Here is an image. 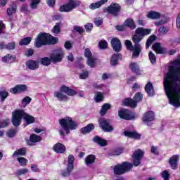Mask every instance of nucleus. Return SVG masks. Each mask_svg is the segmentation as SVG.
I'll return each instance as SVG.
<instances>
[{
  "instance_id": "nucleus-1",
  "label": "nucleus",
  "mask_w": 180,
  "mask_h": 180,
  "mask_svg": "<svg viewBox=\"0 0 180 180\" xmlns=\"http://www.w3.org/2000/svg\"><path fill=\"white\" fill-rule=\"evenodd\" d=\"M164 88L169 99V103L179 108L180 106V58L173 61L169 67V72L164 80Z\"/></svg>"
},
{
  "instance_id": "nucleus-2",
  "label": "nucleus",
  "mask_w": 180,
  "mask_h": 180,
  "mask_svg": "<svg viewBox=\"0 0 180 180\" xmlns=\"http://www.w3.org/2000/svg\"><path fill=\"white\" fill-rule=\"evenodd\" d=\"M143 154L144 153L141 150H136L132 155L133 164L124 162L122 165H117L114 167V172L116 175H122L124 172L130 171L134 167H139L141 162V159L143 158Z\"/></svg>"
},
{
  "instance_id": "nucleus-3",
  "label": "nucleus",
  "mask_w": 180,
  "mask_h": 180,
  "mask_svg": "<svg viewBox=\"0 0 180 180\" xmlns=\"http://www.w3.org/2000/svg\"><path fill=\"white\" fill-rule=\"evenodd\" d=\"M136 34L132 37V41L134 43V51L132 53L133 57L137 58L140 56V53H141L142 47L141 44H140V41L143 40V37L144 36H147L151 33V29H145L143 27H139L136 30Z\"/></svg>"
},
{
  "instance_id": "nucleus-4",
  "label": "nucleus",
  "mask_w": 180,
  "mask_h": 180,
  "mask_svg": "<svg viewBox=\"0 0 180 180\" xmlns=\"http://www.w3.org/2000/svg\"><path fill=\"white\" fill-rule=\"evenodd\" d=\"M22 117L27 124H32V123H34L36 120L34 117L25 112V110H18L13 112L12 123L13 126H15L16 127L20 126V124L22 123Z\"/></svg>"
},
{
  "instance_id": "nucleus-5",
  "label": "nucleus",
  "mask_w": 180,
  "mask_h": 180,
  "mask_svg": "<svg viewBox=\"0 0 180 180\" xmlns=\"http://www.w3.org/2000/svg\"><path fill=\"white\" fill-rule=\"evenodd\" d=\"M59 124L61 127V129H59V134L63 136H65V134H70V130H75L78 127V123L75 122L70 117L59 120Z\"/></svg>"
},
{
  "instance_id": "nucleus-6",
  "label": "nucleus",
  "mask_w": 180,
  "mask_h": 180,
  "mask_svg": "<svg viewBox=\"0 0 180 180\" xmlns=\"http://www.w3.org/2000/svg\"><path fill=\"white\" fill-rule=\"evenodd\" d=\"M57 43V38L54 37L50 34L39 33L35 39V47L40 49L42 46H47L48 44H56Z\"/></svg>"
},
{
  "instance_id": "nucleus-7",
  "label": "nucleus",
  "mask_w": 180,
  "mask_h": 180,
  "mask_svg": "<svg viewBox=\"0 0 180 180\" xmlns=\"http://www.w3.org/2000/svg\"><path fill=\"white\" fill-rule=\"evenodd\" d=\"M143 101V94L140 92L134 95V100L131 98H126L122 101L124 106H130V108H136L137 103Z\"/></svg>"
},
{
  "instance_id": "nucleus-8",
  "label": "nucleus",
  "mask_w": 180,
  "mask_h": 180,
  "mask_svg": "<svg viewBox=\"0 0 180 180\" xmlns=\"http://www.w3.org/2000/svg\"><path fill=\"white\" fill-rule=\"evenodd\" d=\"M81 5V2L77 0H69L68 2L64 5H62L59 8L60 12H72L77 6Z\"/></svg>"
},
{
  "instance_id": "nucleus-9",
  "label": "nucleus",
  "mask_w": 180,
  "mask_h": 180,
  "mask_svg": "<svg viewBox=\"0 0 180 180\" xmlns=\"http://www.w3.org/2000/svg\"><path fill=\"white\" fill-rule=\"evenodd\" d=\"M74 161H75L74 155H69L67 169L61 171L62 176L66 177L71 175V172H72V170L74 169Z\"/></svg>"
},
{
  "instance_id": "nucleus-10",
  "label": "nucleus",
  "mask_w": 180,
  "mask_h": 180,
  "mask_svg": "<svg viewBox=\"0 0 180 180\" xmlns=\"http://www.w3.org/2000/svg\"><path fill=\"white\" fill-rule=\"evenodd\" d=\"M98 124L100 127L102 129L103 131H106L107 133H110L113 130V127L110 125V120L99 118L98 119Z\"/></svg>"
},
{
  "instance_id": "nucleus-11",
  "label": "nucleus",
  "mask_w": 180,
  "mask_h": 180,
  "mask_svg": "<svg viewBox=\"0 0 180 180\" xmlns=\"http://www.w3.org/2000/svg\"><path fill=\"white\" fill-rule=\"evenodd\" d=\"M84 56L87 58L86 63L89 67L94 68L96 65V58L92 56V52L89 49L87 48L84 50Z\"/></svg>"
},
{
  "instance_id": "nucleus-12",
  "label": "nucleus",
  "mask_w": 180,
  "mask_h": 180,
  "mask_svg": "<svg viewBox=\"0 0 180 180\" xmlns=\"http://www.w3.org/2000/svg\"><path fill=\"white\" fill-rule=\"evenodd\" d=\"M64 57V52L61 49H56L50 56L52 63H60Z\"/></svg>"
},
{
  "instance_id": "nucleus-13",
  "label": "nucleus",
  "mask_w": 180,
  "mask_h": 180,
  "mask_svg": "<svg viewBox=\"0 0 180 180\" xmlns=\"http://www.w3.org/2000/svg\"><path fill=\"white\" fill-rule=\"evenodd\" d=\"M118 116H120L121 119H124V120H133V119H134V113L126 109L120 110L118 112Z\"/></svg>"
},
{
  "instance_id": "nucleus-14",
  "label": "nucleus",
  "mask_w": 180,
  "mask_h": 180,
  "mask_svg": "<svg viewBox=\"0 0 180 180\" xmlns=\"http://www.w3.org/2000/svg\"><path fill=\"white\" fill-rule=\"evenodd\" d=\"M27 91V86L26 84H18L14 88L10 89L11 94H21V92H25Z\"/></svg>"
},
{
  "instance_id": "nucleus-15",
  "label": "nucleus",
  "mask_w": 180,
  "mask_h": 180,
  "mask_svg": "<svg viewBox=\"0 0 180 180\" xmlns=\"http://www.w3.org/2000/svg\"><path fill=\"white\" fill-rule=\"evenodd\" d=\"M41 141V136L36 135V134H31L30 136V140L27 141V146H34L36 143H40Z\"/></svg>"
},
{
  "instance_id": "nucleus-16",
  "label": "nucleus",
  "mask_w": 180,
  "mask_h": 180,
  "mask_svg": "<svg viewBox=\"0 0 180 180\" xmlns=\"http://www.w3.org/2000/svg\"><path fill=\"white\" fill-rule=\"evenodd\" d=\"M25 65L29 70H37L40 65L39 60H29L25 63Z\"/></svg>"
},
{
  "instance_id": "nucleus-17",
  "label": "nucleus",
  "mask_w": 180,
  "mask_h": 180,
  "mask_svg": "<svg viewBox=\"0 0 180 180\" xmlns=\"http://www.w3.org/2000/svg\"><path fill=\"white\" fill-rule=\"evenodd\" d=\"M129 70L136 75H141V71L140 70V66L136 62H131L129 65Z\"/></svg>"
},
{
  "instance_id": "nucleus-18",
  "label": "nucleus",
  "mask_w": 180,
  "mask_h": 180,
  "mask_svg": "<svg viewBox=\"0 0 180 180\" xmlns=\"http://www.w3.org/2000/svg\"><path fill=\"white\" fill-rule=\"evenodd\" d=\"M53 150L58 154H64L65 153V146L60 143H57L53 146Z\"/></svg>"
},
{
  "instance_id": "nucleus-19",
  "label": "nucleus",
  "mask_w": 180,
  "mask_h": 180,
  "mask_svg": "<svg viewBox=\"0 0 180 180\" xmlns=\"http://www.w3.org/2000/svg\"><path fill=\"white\" fill-rule=\"evenodd\" d=\"M60 91L61 92H63L64 94H66V95H68V96H74V95H77V91L72 89H70L68 86H63Z\"/></svg>"
},
{
  "instance_id": "nucleus-20",
  "label": "nucleus",
  "mask_w": 180,
  "mask_h": 180,
  "mask_svg": "<svg viewBox=\"0 0 180 180\" xmlns=\"http://www.w3.org/2000/svg\"><path fill=\"white\" fill-rule=\"evenodd\" d=\"M108 2V0H100L96 3H92L89 5V9H91V11H95V9H98L102 6V5H105Z\"/></svg>"
},
{
  "instance_id": "nucleus-21",
  "label": "nucleus",
  "mask_w": 180,
  "mask_h": 180,
  "mask_svg": "<svg viewBox=\"0 0 180 180\" xmlns=\"http://www.w3.org/2000/svg\"><path fill=\"white\" fill-rule=\"evenodd\" d=\"M178 161H179V155H173L170 158L169 164L171 165L172 169H176V167H178Z\"/></svg>"
},
{
  "instance_id": "nucleus-22",
  "label": "nucleus",
  "mask_w": 180,
  "mask_h": 180,
  "mask_svg": "<svg viewBox=\"0 0 180 180\" xmlns=\"http://www.w3.org/2000/svg\"><path fill=\"white\" fill-rule=\"evenodd\" d=\"M124 134L126 137L134 139L135 140H140V137H141V135L136 131H124Z\"/></svg>"
},
{
  "instance_id": "nucleus-23",
  "label": "nucleus",
  "mask_w": 180,
  "mask_h": 180,
  "mask_svg": "<svg viewBox=\"0 0 180 180\" xmlns=\"http://www.w3.org/2000/svg\"><path fill=\"white\" fill-rule=\"evenodd\" d=\"M94 129H95V125L91 123V124H89L87 126L82 128L80 129V133H82V134H88V133H91V131H92V130H94Z\"/></svg>"
},
{
  "instance_id": "nucleus-24",
  "label": "nucleus",
  "mask_w": 180,
  "mask_h": 180,
  "mask_svg": "<svg viewBox=\"0 0 180 180\" xmlns=\"http://www.w3.org/2000/svg\"><path fill=\"white\" fill-rule=\"evenodd\" d=\"M113 50L116 53H119L122 50V43L118 38H113Z\"/></svg>"
},
{
  "instance_id": "nucleus-25",
  "label": "nucleus",
  "mask_w": 180,
  "mask_h": 180,
  "mask_svg": "<svg viewBox=\"0 0 180 180\" xmlns=\"http://www.w3.org/2000/svg\"><path fill=\"white\" fill-rule=\"evenodd\" d=\"M145 91L146 94H148V96H153L155 91L154 87L153 86V84L151 82H148L145 86Z\"/></svg>"
},
{
  "instance_id": "nucleus-26",
  "label": "nucleus",
  "mask_w": 180,
  "mask_h": 180,
  "mask_svg": "<svg viewBox=\"0 0 180 180\" xmlns=\"http://www.w3.org/2000/svg\"><path fill=\"white\" fill-rule=\"evenodd\" d=\"M54 98H57L60 102L68 101V96L63 94V91H56L53 94Z\"/></svg>"
},
{
  "instance_id": "nucleus-27",
  "label": "nucleus",
  "mask_w": 180,
  "mask_h": 180,
  "mask_svg": "<svg viewBox=\"0 0 180 180\" xmlns=\"http://www.w3.org/2000/svg\"><path fill=\"white\" fill-rule=\"evenodd\" d=\"M143 122H153L154 120V112L153 111H148L143 115Z\"/></svg>"
},
{
  "instance_id": "nucleus-28",
  "label": "nucleus",
  "mask_w": 180,
  "mask_h": 180,
  "mask_svg": "<svg viewBox=\"0 0 180 180\" xmlns=\"http://www.w3.org/2000/svg\"><path fill=\"white\" fill-rule=\"evenodd\" d=\"M18 9V6H16V4L12 3L11 5L9 6V8L6 10V13L8 16H12L13 13H16V10Z\"/></svg>"
},
{
  "instance_id": "nucleus-29",
  "label": "nucleus",
  "mask_w": 180,
  "mask_h": 180,
  "mask_svg": "<svg viewBox=\"0 0 180 180\" xmlns=\"http://www.w3.org/2000/svg\"><path fill=\"white\" fill-rule=\"evenodd\" d=\"M112 108V105L109 103H104L101 106V109L99 112L101 116H105L107 113V112Z\"/></svg>"
},
{
  "instance_id": "nucleus-30",
  "label": "nucleus",
  "mask_w": 180,
  "mask_h": 180,
  "mask_svg": "<svg viewBox=\"0 0 180 180\" xmlns=\"http://www.w3.org/2000/svg\"><path fill=\"white\" fill-rule=\"evenodd\" d=\"M93 141L98 144V146H101V147L106 146V140L99 137L98 136H96L93 139Z\"/></svg>"
},
{
  "instance_id": "nucleus-31",
  "label": "nucleus",
  "mask_w": 180,
  "mask_h": 180,
  "mask_svg": "<svg viewBox=\"0 0 180 180\" xmlns=\"http://www.w3.org/2000/svg\"><path fill=\"white\" fill-rule=\"evenodd\" d=\"M147 18L153 20L160 19V18H161V14L157 11H150L147 14Z\"/></svg>"
},
{
  "instance_id": "nucleus-32",
  "label": "nucleus",
  "mask_w": 180,
  "mask_h": 180,
  "mask_svg": "<svg viewBox=\"0 0 180 180\" xmlns=\"http://www.w3.org/2000/svg\"><path fill=\"white\" fill-rule=\"evenodd\" d=\"M95 160H96V157L95 155H89L85 158V164L86 165H92L94 162H95Z\"/></svg>"
},
{
  "instance_id": "nucleus-33",
  "label": "nucleus",
  "mask_w": 180,
  "mask_h": 180,
  "mask_svg": "<svg viewBox=\"0 0 180 180\" xmlns=\"http://www.w3.org/2000/svg\"><path fill=\"white\" fill-rule=\"evenodd\" d=\"M105 99V96H103V93L96 92L94 95V101L96 103H99V102H103Z\"/></svg>"
},
{
  "instance_id": "nucleus-34",
  "label": "nucleus",
  "mask_w": 180,
  "mask_h": 180,
  "mask_svg": "<svg viewBox=\"0 0 180 180\" xmlns=\"http://www.w3.org/2000/svg\"><path fill=\"white\" fill-rule=\"evenodd\" d=\"M19 155H26V148H21L13 154V157H19Z\"/></svg>"
},
{
  "instance_id": "nucleus-35",
  "label": "nucleus",
  "mask_w": 180,
  "mask_h": 180,
  "mask_svg": "<svg viewBox=\"0 0 180 180\" xmlns=\"http://www.w3.org/2000/svg\"><path fill=\"white\" fill-rule=\"evenodd\" d=\"M124 25L131 29H136V24H134V20L131 18L127 19Z\"/></svg>"
},
{
  "instance_id": "nucleus-36",
  "label": "nucleus",
  "mask_w": 180,
  "mask_h": 180,
  "mask_svg": "<svg viewBox=\"0 0 180 180\" xmlns=\"http://www.w3.org/2000/svg\"><path fill=\"white\" fill-rule=\"evenodd\" d=\"M122 7L119 4H113V16H119Z\"/></svg>"
},
{
  "instance_id": "nucleus-37",
  "label": "nucleus",
  "mask_w": 180,
  "mask_h": 180,
  "mask_svg": "<svg viewBox=\"0 0 180 180\" xmlns=\"http://www.w3.org/2000/svg\"><path fill=\"white\" fill-rule=\"evenodd\" d=\"M27 172H29V169L24 168V169H17L15 175V176H22V175H26V174H27Z\"/></svg>"
},
{
  "instance_id": "nucleus-38",
  "label": "nucleus",
  "mask_w": 180,
  "mask_h": 180,
  "mask_svg": "<svg viewBox=\"0 0 180 180\" xmlns=\"http://www.w3.org/2000/svg\"><path fill=\"white\" fill-rule=\"evenodd\" d=\"M40 63L42 64V65H45V67H49L51 63V58L49 57H44L40 59Z\"/></svg>"
},
{
  "instance_id": "nucleus-39",
  "label": "nucleus",
  "mask_w": 180,
  "mask_h": 180,
  "mask_svg": "<svg viewBox=\"0 0 180 180\" xmlns=\"http://www.w3.org/2000/svg\"><path fill=\"white\" fill-rule=\"evenodd\" d=\"M2 61L4 63H12V61H15V56L11 54L6 55L2 58Z\"/></svg>"
},
{
  "instance_id": "nucleus-40",
  "label": "nucleus",
  "mask_w": 180,
  "mask_h": 180,
  "mask_svg": "<svg viewBox=\"0 0 180 180\" xmlns=\"http://www.w3.org/2000/svg\"><path fill=\"white\" fill-rule=\"evenodd\" d=\"M153 49L154 51L158 53V54H162V49L161 48V44L160 43L154 44L153 45Z\"/></svg>"
},
{
  "instance_id": "nucleus-41",
  "label": "nucleus",
  "mask_w": 180,
  "mask_h": 180,
  "mask_svg": "<svg viewBox=\"0 0 180 180\" xmlns=\"http://www.w3.org/2000/svg\"><path fill=\"white\" fill-rule=\"evenodd\" d=\"M103 12L108 13V15H113V3H112L108 7L103 8Z\"/></svg>"
},
{
  "instance_id": "nucleus-42",
  "label": "nucleus",
  "mask_w": 180,
  "mask_h": 180,
  "mask_svg": "<svg viewBox=\"0 0 180 180\" xmlns=\"http://www.w3.org/2000/svg\"><path fill=\"white\" fill-rule=\"evenodd\" d=\"M17 161H18L21 167H26L27 165V162H28L27 159L23 157H18L17 158Z\"/></svg>"
},
{
  "instance_id": "nucleus-43",
  "label": "nucleus",
  "mask_w": 180,
  "mask_h": 180,
  "mask_svg": "<svg viewBox=\"0 0 180 180\" xmlns=\"http://www.w3.org/2000/svg\"><path fill=\"white\" fill-rule=\"evenodd\" d=\"M124 44L126 46L127 50H129L130 51H133V53H134V45L133 46V44L131 43V41L125 40Z\"/></svg>"
},
{
  "instance_id": "nucleus-44",
  "label": "nucleus",
  "mask_w": 180,
  "mask_h": 180,
  "mask_svg": "<svg viewBox=\"0 0 180 180\" xmlns=\"http://www.w3.org/2000/svg\"><path fill=\"white\" fill-rule=\"evenodd\" d=\"M30 41H32L31 37H26L20 40L19 42L20 46H27V44H30Z\"/></svg>"
},
{
  "instance_id": "nucleus-45",
  "label": "nucleus",
  "mask_w": 180,
  "mask_h": 180,
  "mask_svg": "<svg viewBox=\"0 0 180 180\" xmlns=\"http://www.w3.org/2000/svg\"><path fill=\"white\" fill-rule=\"evenodd\" d=\"M40 0H30V6L31 9H37Z\"/></svg>"
},
{
  "instance_id": "nucleus-46",
  "label": "nucleus",
  "mask_w": 180,
  "mask_h": 180,
  "mask_svg": "<svg viewBox=\"0 0 180 180\" xmlns=\"http://www.w3.org/2000/svg\"><path fill=\"white\" fill-rule=\"evenodd\" d=\"M148 56L151 64H155L157 63V57L153 52H149Z\"/></svg>"
},
{
  "instance_id": "nucleus-47",
  "label": "nucleus",
  "mask_w": 180,
  "mask_h": 180,
  "mask_svg": "<svg viewBox=\"0 0 180 180\" xmlns=\"http://www.w3.org/2000/svg\"><path fill=\"white\" fill-rule=\"evenodd\" d=\"M119 60H122V55H120V53H119L114 54L113 65H116L117 64V61H119Z\"/></svg>"
},
{
  "instance_id": "nucleus-48",
  "label": "nucleus",
  "mask_w": 180,
  "mask_h": 180,
  "mask_svg": "<svg viewBox=\"0 0 180 180\" xmlns=\"http://www.w3.org/2000/svg\"><path fill=\"white\" fill-rule=\"evenodd\" d=\"M154 40H155V36L152 35L150 36L147 41H146V49H148V47H150V46H151V44H153V41H154Z\"/></svg>"
},
{
  "instance_id": "nucleus-49",
  "label": "nucleus",
  "mask_w": 180,
  "mask_h": 180,
  "mask_svg": "<svg viewBox=\"0 0 180 180\" xmlns=\"http://www.w3.org/2000/svg\"><path fill=\"white\" fill-rule=\"evenodd\" d=\"M9 94L8 91L3 90L0 91V98H1V102H4L6 98H8Z\"/></svg>"
},
{
  "instance_id": "nucleus-50",
  "label": "nucleus",
  "mask_w": 180,
  "mask_h": 180,
  "mask_svg": "<svg viewBox=\"0 0 180 180\" xmlns=\"http://www.w3.org/2000/svg\"><path fill=\"white\" fill-rule=\"evenodd\" d=\"M98 47L102 50H105V49H108V42L105 40H101L98 43Z\"/></svg>"
},
{
  "instance_id": "nucleus-51",
  "label": "nucleus",
  "mask_w": 180,
  "mask_h": 180,
  "mask_svg": "<svg viewBox=\"0 0 180 180\" xmlns=\"http://www.w3.org/2000/svg\"><path fill=\"white\" fill-rule=\"evenodd\" d=\"M94 23H95L96 26H97V27L102 25V24L103 23V18H102L101 17H96L94 19Z\"/></svg>"
},
{
  "instance_id": "nucleus-52",
  "label": "nucleus",
  "mask_w": 180,
  "mask_h": 180,
  "mask_svg": "<svg viewBox=\"0 0 180 180\" xmlns=\"http://www.w3.org/2000/svg\"><path fill=\"white\" fill-rule=\"evenodd\" d=\"M30 102H32V98L26 96L24 98H22V105H23V106H26V105H29Z\"/></svg>"
},
{
  "instance_id": "nucleus-53",
  "label": "nucleus",
  "mask_w": 180,
  "mask_h": 180,
  "mask_svg": "<svg viewBox=\"0 0 180 180\" xmlns=\"http://www.w3.org/2000/svg\"><path fill=\"white\" fill-rule=\"evenodd\" d=\"M169 176H171V174H169L168 171L165 170L162 172V178H163L164 180H169Z\"/></svg>"
},
{
  "instance_id": "nucleus-54",
  "label": "nucleus",
  "mask_w": 180,
  "mask_h": 180,
  "mask_svg": "<svg viewBox=\"0 0 180 180\" xmlns=\"http://www.w3.org/2000/svg\"><path fill=\"white\" fill-rule=\"evenodd\" d=\"M15 47H16V44L13 41L7 44L6 46V49L7 50H15Z\"/></svg>"
},
{
  "instance_id": "nucleus-55",
  "label": "nucleus",
  "mask_w": 180,
  "mask_h": 180,
  "mask_svg": "<svg viewBox=\"0 0 180 180\" xmlns=\"http://www.w3.org/2000/svg\"><path fill=\"white\" fill-rule=\"evenodd\" d=\"M123 153V148H115L113 152V155H120Z\"/></svg>"
},
{
  "instance_id": "nucleus-56",
  "label": "nucleus",
  "mask_w": 180,
  "mask_h": 180,
  "mask_svg": "<svg viewBox=\"0 0 180 180\" xmlns=\"http://www.w3.org/2000/svg\"><path fill=\"white\" fill-rule=\"evenodd\" d=\"M52 33H55L56 34H58L60 33V24L57 23L53 28L51 30Z\"/></svg>"
},
{
  "instance_id": "nucleus-57",
  "label": "nucleus",
  "mask_w": 180,
  "mask_h": 180,
  "mask_svg": "<svg viewBox=\"0 0 180 180\" xmlns=\"http://www.w3.org/2000/svg\"><path fill=\"white\" fill-rule=\"evenodd\" d=\"M6 134L10 139H11V137H15V135L16 134V130L10 129L6 132Z\"/></svg>"
},
{
  "instance_id": "nucleus-58",
  "label": "nucleus",
  "mask_w": 180,
  "mask_h": 180,
  "mask_svg": "<svg viewBox=\"0 0 180 180\" xmlns=\"http://www.w3.org/2000/svg\"><path fill=\"white\" fill-rule=\"evenodd\" d=\"M9 123V120H3L0 122V129H2V127H6L8 126V124Z\"/></svg>"
},
{
  "instance_id": "nucleus-59",
  "label": "nucleus",
  "mask_w": 180,
  "mask_h": 180,
  "mask_svg": "<svg viewBox=\"0 0 180 180\" xmlns=\"http://www.w3.org/2000/svg\"><path fill=\"white\" fill-rule=\"evenodd\" d=\"M88 75H89V72L88 71H85L79 75V78L81 79H86Z\"/></svg>"
},
{
  "instance_id": "nucleus-60",
  "label": "nucleus",
  "mask_w": 180,
  "mask_h": 180,
  "mask_svg": "<svg viewBox=\"0 0 180 180\" xmlns=\"http://www.w3.org/2000/svg\"><path fill=\"white\" fill-rule=\"evenodd\" d=\"M33 54H34V51H33V49H27L25 51V56L27 57H30V56H33Z\"/></svg>"
},
{
  "instance_id": "nucleus-61",
  "label": "nucleus",
  "mask_w": 180,
  "mask_h": 180,
  "mask_svg": "<svg viewBox=\"0 0 180 180\" xmlns=\"http://www.w3.org/2000/svg\"><path fill=\"white\" fill-rule=\"evenodd\" d=\"M167 23V20H160V21L155 22V26H161L162 25H165Z\"/></svg>"
},
{
  "instance_id": "nucleus-62",
  "label": "nucleus",
  "mask_w": 180,
  "mask_h": 180,
  "mask_svg": "<svg viewBox=\"0 0 180 180\" xmlns=\"http://www.w3.org/2000/svg\"><path fill=\"white\" fill-rule=\"evenodd\" d=\"M46 4L49 5V6L53 8V6L56 5V0H46Z\"/></svg>"
},
{
  "instance_id": "nucleus-63",
  "label": "nucleus",
  "mask_w": 180,
  "mask_h": 180,
  "mask_svg": "<svg viewBox=\"0 0 180 180\" xmlns=\"http://www.w3.org/2000/svg\"><path fill=\"white\" fill-rule=\"evenodd\" d=\"M159 32H160V33H162V34H165V33H168V28H167L165 27H161L159 29Z\"/></svg>"
},
{
  "instance_id": "nucleus-64",
  "label": "nucleus",
  "mask_w": 180,
  "mask_h": 180,
  "mask_svg": "<svg viewBox=\"0 0 180 180\" xmlns=\"http://www.w3.org/2000/svg\"><path fill=\"white\" fill-rule=\"evenodd\" d=\"M176 25L177 29H180V13H179L176 20Z\"/></svg>"
}]
</instances>
